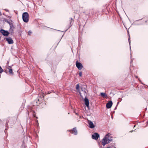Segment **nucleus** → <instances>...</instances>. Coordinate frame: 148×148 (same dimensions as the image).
Instances as JSON below:
<instances>
[{"instance_id":"obj_35","label":"nucleus","mask_w":148,"mask_h":148,"mask_svg":"<svg viewBox=\"0 0 148 148\" xmlns=\"http://www.w3.org/2000/svg\"><path fill=\"white\" fill-rule=\"evenodd\" d=\"M136 78H138V77H137V76H136Z\"/></svg>"},{"instance_id":"obj_41","label":"nucleus","mask_w":148,"mask_h":148,"mask_svg":"<svg viewBox=\"0 0 148 148\" xmlns=\"http://www.w3.org/2000/svg\"><path fill=\"white\" fill-rule=\"evenodd\" d=\"M60 40H60V41H59V42H60Z\"/></svg>"},{"instance_id":"obj_27","label":"nucleus","mask_w":148,"mask_h":148,"mask_svg":"<svg viewBox=\"0 0 148 148\" xmlns=\"http://www.w3.org/2000/svg\"><path fill=\"white\" fill-rule=\"evenodd\" d=\"M119 102H118L117 103V104H116V106H118V104H119Z\"/></svg>"},{"instance_id":"obj_9","label":"nucleus","mask_w":148,"mask_h":148,"mask_svg":"<svg viewBox=\"0 0 148 148\" xmlns=\"http://www.w3.org/2000/svg\"><path fill=\"white\" fill-rule=\"evenodd\" d=\"M88 125H89V127L90 128H94L95 126V125L93 124V123L92 122L90 121V120H88Z\"/></svg>"},{"instance_id":"obj_40","label":"nucleus","mask_w":148,"mask_h":148,"mask_svg":"<svg viewBox=\"0 0 148 148\" xmlns=\"http://www.w3.org/2000/svg\"><path fill=\"white\" fill-rule=\"evenodd\" d=\"M33 116H34V117H35V116H34V114L33 115Z\"/></svg>"},{"instance_id":"obj_15","label":"nucleus","mask_w":148,"mask_h":148,"mask_svg":"<svg viewBox=\"0 0 148 148\" xmlns=\"http://www.w3.org/2000/svg\"><path fill=\"white\" fill-rule=\"evenodd\" d=\"M127 34H128V36H129L128 38V40L129 43V44H130V50H131V46H130L131 41H130V34H129V31H127Z\"/></svg>"},{"instance_id":"obj_1","label":"nucleus","mask_w":148,"mask_h":148,"mask_svg":"<svg viewBox=\"0 0 148 148\" xmlns=\"http://www.w3.org/2000/svg\"><path fill=\"white\" fill-rule=\"evenodd\" d=\"M110 135L111 134L109 133L107 134L102 140V144L103 146L110 143L112 141L111 137L110 136Z\"/></svg>"},{"instance_id":"obj_8","label":"nucleus","mask_w":148,"mask_h":148,"mask_svg":"<svg viewBox=\"0 0 148 148\" xmlns=\"http://www.w3.org/2000/svg\"><path fill=\"white\" fill-rule=\"evenodd\" d=\"M113 103L112 101H109L106 105V107L108 109L110 108L112 106Z\"/></svg>"},{"instance_id":"obj_17","label":"nucleus","mask_w":148,"mask_h":148,"mask_svg":"<svg viewBox=\"0 0 148 148\" xmlns=\"http://www.w3.org/2000/svg\"><path fill=\"white\" fill-rule=\"evenodd\" d=\"M8 122H10V121H8V122H6L5 123L6 128L4 131V132L5 133H6L5 130H7L8 129Z\"/></svg>"},{"instance_id":"obj_31","label":"nucleus","mask_w":148,"mask_h":148,"mask_svg":"<svg viewBox=\"0 0 148 148\" xmlns=\"http://www.w3.org/2000/svg\"><path fill=\"white\" fill-rule=\"evenodd\" d=\"M132 60L131 59V61L130 62V64H132Z\"/></svg>"},{"instance_id":"obj_42","label":"nucleus","mask_w":148,"mask_h":148,"mask_svg":"<svg viewBox=\"0 0 148 148\" xmlns=\"http://www.w3.org/2000/svg\"><path fill=\"white\" fill-rule=\"evenodd\" d=\"M60 40H60V41H59V42H60Z\"/></svg>"},{"instance_id":"obj_12","label":"nucleus","mask_w":148,"mask_h":148,"mask_svg":"<svg viewBox=\"0 0 148 148\" xmlns=\"http://www.w3.org/2000/svg\"><path fill=\"white\" fill-rule=\"evenodd\" d=\"M3 20L4 21L6 22L8 24H9L10 25V26H11V25H13L12 23H10V21L8 20H7V19L6 18H3Z\"/></svg>"},{"instance_id":"obj_20","label":"nucleus","mask_w":148,"mask_h":148,"mask_svg":"<svg viewBox=\"0 0 148 148\" xmlns=\"http://www.w3.org/2000/svg\"><path fill=\"white\" fill-rule=\"evenodd\" d=\"M3 70L2 69V67L0 66V73H1L3 72Z\"/></svg>"},{"instance_id":"obj_23","label":"nucleus","mask_w":148,"mask_h":148,"mask_svg":"<svg viewBox=\"0 0 148 148\" xmlns=\"http://www.w3.org/2000/svg\"><path fill=\"white\" fill-rule=\"evenodd\" d=\"M51 92L50 91H48L47 92V93H46L45 92V94H49L50 93H51Z\"/></svg>"},{"instance_id":"obj_32","label":"nucleus","mask_w":148,"mask_h":148,"mask_svg":"<svg viewBox=\"0 0 148 148\" xmlns=\"http://www.w3.org/2000/svg\"><path fill=\"white\" fill-rule=\"evenodd\" d=\"M80 97L82 98H83V97L82 96V95H81L80 96Z\"/></svg>"},{"instance_id":"obj_7","label":"nucleus","mask_w":148,"mask_h":148,"mask_svg":"<svg viewBox=\"0 0 148 148\" xmlns=\"http://www.w3.org/2000/svg\"><path fill=\"white\" fill-rule=\"evenodd\" d=\"M5 39L9 44H12L14 43L13 40L10 37H6Z\"/></svg>"},{"instance_id":"obj_45","label":"nucleus","mask_w":148,"mask_h":148,"mask_svg":"<svg viewBox=\"0 0 148 148\" xmlns=\"http://www.w3.org/2000/svg\"><path fill=\"white\" fill-rule=\"evenodd\" d=\"M114 148H116L115 147H114Z\"/></svg>"},{"instance_id":"obj_14","label":"nucleus","mask_w":148,"mask_h":148,"mask_svg":"<svg viewBox=\"0 0 148 148\" xmlns=\"http://www.w3.org/2000/svg\"><path fill=\"white\" fill-rule=\"evenodd\" d=\"M100 95L102 97L104 98H105L106 97H107V94L104 92H101L100 94Z\"/></svg>"},{"instance_id":"obj_28","label":"nucleus","mask_w":148,"mask_h":148,"mask_svg":"<svg viewBox=\"0 0 148 148\" xmlns=\"http://www.w3.org/2000/svg\"><path fill=\"white\" fill-rule=\"evenodd\" d=\"M117 107V106H116V107H115V108L114 109V110H116V109Z\"/></svg>"},{"instance_id":"obj_11","label":"nucleus","mask_w":148,"mask_h":148,"mask_svg":"<svg viewBox=\"0 0 148 148\" xmlns=\"http://www.w3.org/2000/svg\"><path fill=\"white\" fill-rule=\"evenodd\" d=\"M10 28L9 29V32L11 33V35H12L14 33L13 29L14 27H13V25H12L10 26Z\"/></svg>"},{"instance_id":"obj_38","label":"nucleus","mask_w":148,"mask_h":148,"mask_svg":"<svg viewBox=\"0 0 148 148\" xmlns=\"http://www.w3.org/2000/svg\"><path fill=\"white\" fill-rule=\"evenodd\" d=\"M32 112H34V111H33L32 110Z\"/></svg>"},{"instance_id":"obj_13","label":"nucleus","mask_w":148,"mask_h":148,"mask_svg":"<svg viewBox=\"0 0 148 148\" xmlns=\"http://www.w3.org/2000/svg\"><path fill=\"white\" fill-rule=\"evenodd\" d=\"M11 67L10 66H8V69H9V72L10 74H13V73L12 71V69L11 68Z\"/></svg>"},{"instance_id":"obj_33","label":"nucleus","mask_w":148,"mask_h":148,"mask_svg":"<svg viewBox=\"0 0 148 148\" xmlns=\"http://www.w3.org/2000/svg\"><path fill=\"white\" fill-rule=\"evenodd\" d=\"M130 57L131 58V57H132V55H131V53H130Z\"/></svg>"},{"instance_id":"obj_6","label":"nucleus","mask_w":148,"mask_h":148,"mask_svg":"<svg viewBox=\"0 0 148 148\" xmlns=\"http://www.w3.org/2000/svg\"><path fill=\"white\" fill-rule=\"evenodd\" d=\"M84 103L86 106L88 108H89V102L88 99L86 97H85L84 99Z\"/></svg>"},{"instance_id":"obj_24","label":"nucleus","mask_w":148,"mask_h":148,"mask_svg":"<svg viewBox=\"0 0 148 148\" xmlns=\"http://www.w3.org/2000/svg\"><path fill=\"white\" fill-rule=\"evenodd\" d=\"M79 91V95H80V96L81 95H82L81 93L79 91Z\"/></svg>"},{"instance_id":"obj_26","label":"nucleus","mask_w":148,"mask_h":148,"mask_svg":"<svg viewBox=\"0 0 148 148\" xmlns=\"http://www.w3.org/2000/svg\"><path fill=\"white\" fill-rule=\"evenodd\" d=\"M5 11H7V12H8V11H9L7 9H5Z\"/></svg>"},{"instance_id":"obj_34","label":"nucleus","mask_w":148,"mask_h":148,"mask_svg":"<svg viewBox=\"0 0 148 148\" xmlns=\"http://www.w3.org/2000/svg\"><path fill=\"white\" fill-rule=\"evenodd\" d=\"M75 114H76V115H78V114H77V113H75Z\"/></svg>"},{"instance_id":"obj_5","label":"nucleus","mask_w":148,"mask_h":148,"mask_svg":"<svg viewBox=\"0 0 148 148\" xmlns=\"http://www.w3.org/2000/svg\"><path fill=\"white\" fill-rule=\"evenodd\" d=\"M76 65L77 67L79 70H81L83 67V66L82 63L81 62H78V60L76 62Z\"/></svg>"},{"instance_id":"obj_16","label":"nucleus","mask_w":148,"mask_h":148,"mask_svg":"<svg viewBox=\"0 0 148 148\" xmlns=\"http://www.w3.org/2000/svg\"><path fill=\"white\" fill-rule=\"evenodd\" d=\"M70 19H71V20H70V26L69 27V28H68V29L66 30V31H67V30H68V29L69 28H70V27H71L73 23H72V24H71L72 23H73V19L72 18H70Z\"/></svg>"},{"instance_id":"obj_30","label":"nucleus","mask_w":148,"mask_h":148,"mask_svg":"<svg viewBox=\"0 0 148 148\" xmlns=\"http://www.w3.org/2000/svg\"><path fill=\"white\" fill-rule=\"evenodd\" d=\"M145 22L146 23L148 22V20L147 21H145Z\"/></svg>"},{"instance_id":"obj_43","label":"nucleus","mask_w":148,"mask_h":148,"mask_svg":"<svg viewBox=\"0 0 148 148\" xmlns=\"http://www.w3.org/2000/svg\"><path fill=\"white\" fill-rule=\"evenodd\" d=\"M60 40H60V41H59V42H60Z\"/></svg>"},{"instance_id":"obj_29","label":"nucleus","mask_w":148,"mask_h":148,"mask_svg":"<svg viewBox=\"0 0 148 148\" xmlns=\"http://www.w3.org/2000/svg\"><path fill=\"white\" fill-rule=\"evenodd\" d=\"M84 92L85 93H86V94L87 93V92H86V90H85V91H84Z\"/></svg>"},{"instance_id":"obj_4","label":"nucleus","mask_w":148,"mask_h":148,"mask_svg":"<svg viewBox=\"0 0 148 148\" xmlns=\"http://www.w3.org/2000/svg\"><path fill=\"white\" fill-rule=\"evenodd\" d=\"M100 135L98 133L95 132L92 135V138L94 140H97L99 137Z\"/></svg>"},{"instance_id":"obj_25","label":"nucleus","mask_w":148,"mask_h":148,"mask_svg":"<svg viewBox=\"0 0 148 148\" xmlns=\"http://www.w3.org/2000/svg\"><path fill=\"white\" fill-rule=\"evenodd\" d=\"M14 124V122H13L12 123L10 124V125H11V126L12 125Z\"/></svg>"},{"instance_id":"obj_2","label":"nucleus","mask_w":148,"mask_h":148,"mask_svg":"<svg viewBox=\"0 0 148 148\" xmlns=\"http://www.w3.org/2000/svg\"><path fill=\"white\" fill-rule=\"evenodd\" d=\"M29 15L27 12H23L22 14V19L23 21L25 23H27L29 21Z\"/></svg>"},{"instance_id":"obj_36","label":"nucleus","mask_w":148,"mask_h":148,"mask_svg":"<svg viewBox=\"0 0 148 148\" xmlns=\"http://www.w3.org/2000/svg\"><path fill=\"white\" fill-rule=\"evenodd\" d=\"M107 148H110V147H107Z\"/></svg>"},{"instance_id":"obj_22","label":"nucleus","mask_w":148,"mask_h":148,"mask_svg":"<svg viewBox=\"0 0 148 148\" xmlns=\"http://www.w3.org/2000/svg\"><path fill=\"white\" fill-rule=\"evenodd\" d=\"M79 77H81L82 76V72L80 71L79 73Z\"/></svg>"},{"instance_id":"obj_46","label":"nucleus","mask_w":148,"mask_h":148,"mask_svg":"<svg viewBox=\"0 0 148 148\" xmlns=\"http://www.w3.org/2000/svg\"><path fill=\"white\" fill-rule=\"evenodd\" d=\"M43 97H44V95H43Z\"/></svg>"},{"instance_id":"obj_10","label":"nucleus","mask_w":148,"mask_h":148,"mask_svg":"<svg viewBox=\"0 0 148 148\" xmlns=\"http://www.w3.org/2000/svg\"><path fill=\"white\" fill-rule=\"evenodd\" d=\"M71 131H72V132H71L72 133L74 134L75 135L77 134V132L76 127L73 128L72 130H70V131L71 132Z\"/></svg>"},{"instance_id":"obj_39","label":"nucleus","mask_w":148,"mask_h":148,"mask_svg":"<svg viewBox=\"0 0 148 148\" xmlns=\"http://www.w3.org/2000/svg\"><path fill=\"white\" fill-rule=\"evenodd\" d=\"M133 131H134L132 130L131 132H132Z\"/></svg>"},{"instance_id":"obj_19","label":"nucleus","mask_w":148,"mask_h":148,"mask_svg":"<svg viewBox=\"0 0 148 148\" xmlns=\"http://www.w3.org/2000/svg\"><path fill=\"white\" fill-rule=\"evenodd\" d=\"M76 89L78 91H80V89H79V84H77L76 86Z\"/></svg>"},{"instance_id":"obj_3","label":"nucleus","mask_w":148,"mask_h":148,"mask_svg":"<svg viewBox=\"0 0 148 148\" xmlns=\"http://www.w3.org/2000/svg\"><path fill=\"white\" fill-rule=\"evenodd\" d=\"M0 32L3 36H8L9 34V32L8 31L5 30L3 29H1L0 30Z\"/></svg>"},{"instance_id":"obj_18","label":"nucleus","mask_w":148,"mask_h":148,"mask_svg":"<svg viewBox=\"0 0 148 148\" xmlns=\"http://www.w3.org/2000/svg\"><path fill=\"white\" fill-rule=\"evenodd\" d=\"M84 88H81V89L83 91H84L86 90V88H87V86L86 85H84Z\"/></svg>"},{"instance_id":"obj_44","label":"nucleus","mask_w":148,"mask_h":148,"mask_svg":"<svg viewBox=\"0 0 148 148\" xmlns=\"http://www.w3.org/2000/svg\"><path fill=\"white\" fill-rule=\"evenodd\" d=\"M62 37L60 39V40H61V39H62Z\"/></svg>"},{"instance_id":"obj_47","label":"nucleus","mask_w":148,"mask_h":148,"mask_svg":"<svg viewBox=\"0 0 148 148\" xmlns=\"http://www.w3.org/2000/svg\"><path fill=\"white\" fill-rule=\"evenodd\" d=\"M80 118H81V116H80Z\"/></svg>"},{"instance_id":"obj_37","label":"nucleus","mask_w":148,"mask_h":148,"mask_svg":"<svg viewBox=\"0 0 148 148\" xmlns=\"http://www.w3.org/2000/svg\"><path fill=\"white\" fill-rule=\"evenodd\" d=\"M101 148H102V147L101 146V147L100 146V148H101Z\"/></svg>"},{"instance_id":"obj_21","label":"nucleus","mask_w":148,"mask_h":148,"mask_svg":"<svg viewBox=\"0 0 148 148\" xmlns=\"http://www.w3.org/2000/svg\"><path fill=\"white\" fill-rule=\"evenodd\" d=\"M32 33L31 31L29 30L28 31V34L29 35H30Z\"/></svg>"}]
</instances>
